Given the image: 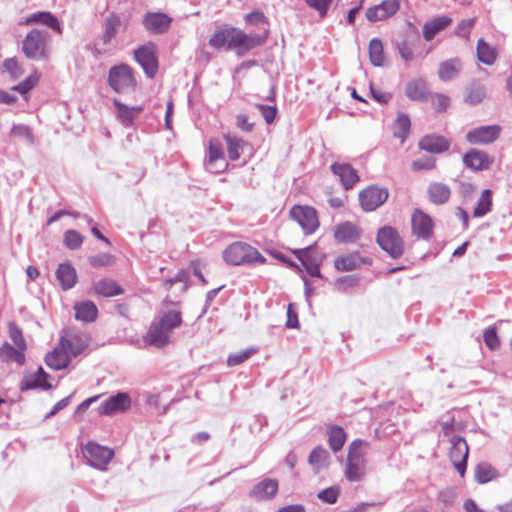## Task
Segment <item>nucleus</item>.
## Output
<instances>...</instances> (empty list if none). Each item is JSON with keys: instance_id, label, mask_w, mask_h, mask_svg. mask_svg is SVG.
<instances>
[{"instance_id": "obj_63", "label": "nucleus", "mask_w": 512, "mask_h": 512, "mask_svg": "<svg viewBox=\"0 0 512 512\" xmlns=\"http://www.w3.org/2000/svg\"><path fill=\"white\" fill-rule=\"evenodd\" d=\"M474 23L475 20L473 18L461 21L456 28V35L462 38H468Z\"/></svg>"}, {"instance_id": "obj_17", "label": "nucleus", "mask_w": 512, "mask_h": 512, "mask_svg": "<svg viewBox=\"0 0 512 512\" xmlns=\"http://www.w3.org/2000/svg\"><path fill=\"white\" fill-rule=\"evenodd\" d=\"M398 10V0H384L380 4L367 9L366 18L370 22L383 21L396 14Z\"/></svg>"}, {"instance_id": "obj_21", "label": "nucleus", "mask_w": 512, "mask_h": 512, "mask_svg": "<svg viewBox=\"0 0 512 512\" xmlns=\"http://www.w3.org/2000/svg\"><path fill=\"white\" fill-rule=\"evenodd\" d=\"M21 25H32V24H42L56 31L57 33H62V26L59 20L50 12L40 11L33 13L26 17L23 21L20 22Z\"/></svg>"}, {"instance_id": "obj_52", "label": "nucleus", "mask_w": 512, "mask_h": 512, "mask_svg": "<svg viewBox=\"0 0 512 512\" xmlns=\"http://www.w3.org/2000/svg\"><path fill=\"white\" fill-rule=\"evenodd\" d=\"M333 0H304L307 6L315 10L320 18L326 17Z\"/></svg>"}, {"instance_id": "obj_58", "label": "nucleus", "mask_w": 512, "mask_h": 512, "mask_svg": "<svg viewBox=\"0 0 512 512\" xmlns=\"http://www.w3.org/2000/svg\"><path fill=\"white\" fill-rule=\"evenodd\" d=\"M11 135L18 138H24L29 142H33V135L30 128L24 124L13 125Z\"/></svg>"}, {"instance_id": "obj_23", "label": "nucleus", "mask_w": 512, "mask_h": 512, "mask_svg": "<svg viewBox=\"0 0 512 512\" xmlns=\"http://www.w3.org/2000/svg\"><path fill=\"white\" fill-rule=\"evenodd\" d=\"M59 344L72 358L80 355L87 348L88 340L84 335L71 334L68 337H61Z\"/></svg>"}, {"instance_id": "obj_25", "label": "nucleus", "mask_w": 512, "mask_h": 512, "mask_svg": "<svg viewBox=\"0 0 512 512\" xmlns=\"http://www.w3.org/2000/svg\"><path fill=\"white\" fill-rule=\"evenodd\" d=\"M113 104L116 108L117 119L125 126H131L134 120L143 111L142 106L129 107L120 102L118 99H114Z\"/></svg>"}, {"instance_id": "obj_45", "label": "nucleus", "mask_w": 512, "mask_h": 512, "mask_svg": "<svg viewBox=\"0 0 512 512\" xmlns=\"http://www.w3.org/2000/svg\"><path fill=\"white\" fill-rule=\"evenodd\" d=\"M492 206V191L490 189L483 190L477 204L473 210V216L480 218L490 212Z\"/></svg>"}, {"instance_id": "obj_27", "label": "nucleus", "mask_w": 512, "mask_h": 512, "mask_svg": "<svg viewBox=\"0 0 512 512\" xmlns=\"http://www.w3.org/2000/svg\"><path fill=\"white\" fill-rule=\"evenodd\" d=\"M428 197L431 203L443 205L447 203L451 196V189L442 182H432L427 189Z\"/></svg>"}, {"instance_id": "obj_51", "label": "nucleus", "mask_w": 512, "mask_h": 512, "mask_svg": "<svg viewBox=\"0 0 512 512\" xmlns=\"http://www.w3.org/2000/svg\"><path fill=\"white\" fill-rule=\"evenodd\" d=\"M83 236L76 230H67L64 233L63 242L71 250H77L82 246Z\"/></svg>"}, {"instance_id": "obj_16", "label": "nucleus", "mask_w": 512, "mask_h": 512, "mask_svg": "<svg viewBox=\"0 0 512 512\" xmlns=\"http://www.w3.org/2000/svg\"><path fill=\"white\" fill-rule=\"evenodd\" d=\"M464 165L473 171L488 170L494 163V158L485 151L471 149L463 155Z\"/></svg>"}, {"instance_id": "obj_8", "label": "nucleus", "mask_w": 512, "mask_h": 512, "mask_svg": "<svg viewBox=\"0 0 512 512\" xmlns=\"http://www.w3.org/2000/svg\"><path fill=\"white\" fill-rule=\"evenodd\" d=\"M84 457L90 466L99 470H106L108 463L114 456V451L95 442H88L83 449Z\"/></svg>"}, {"instance_id": "obj_43", "label": "nucleus", "mask_w": 512, "mask_h": 512, "mask_svg": "<svg viewBox=\"0 0 512 512\" xmlns=\"http://www.w3.org/2000/svg\"><path fill=\"white\" fill-rule=\"evenodd\" d=\"M232 28L220 29L214 32V34L209 39V45L215 49H220L223 47H227L229 49V42L231 38L234 36L232 32Z\"/></svg>"}, {"instance_id": "obj_10", "label": "nucleus", "mask_w": 512, "mask_h": 512, "mask_svg": "<svg viewBox=\"0 0 512 512\" xmlns=\"http://www.w3.org/2000/svg\"><path fill=\"white\" fill-rule=\"evenodd\" d=\"M156 45L148 42L134 51V57L149 78H153L158 71V61L155 56Z\"/></svg>"}, {"instance_id": "obj_40", "label": "nucleus", "mask_w": 512, "mask_h": 512, "mask_svg": "<svg viewBox=\"0 0 512 512\" xmlns=\"http://www.w3.org/2000/svg\"><path fill=\"white\" fill-rule=\"evenodd\" d=\"M121 26V19L115 14H111L105 20V29L102 35L103 44H109L112 39L115 38L119 28Z\"/></svg>"}, {"instance_id": "obj_12", "label": "nucleus", "mask_w": 512, "mask_h": 512, "mask_svg": "<svg viewBox=\"0 0 512 512\" xmlns=\"http://www.w3.org/2000/svg\"><path fill=\"white\" fill-rule=\"evenodd\" d=\"M451 447L449 450V457L458 471L463 476L466 471V463L469 454V448L465 439L461 436H454L451 439Z\"/></svg>"}, {"instance_id": "obj_50", "label": "nucleus", "mask_w": 512, "mask_h": 512, "mask_svg": "<svg viewBox=\"0 0 512 512\" xmlns=\"http://www.w3.org/2000/svg\"><path fill=\"white\" fill-rule=\"evenodd\" d=\"M294 254L297 257V259L301 262L303 267L308 266L310 263H320L319 257L315 255V248L312 246L296 250Z\"/></svg>"}, {"instance_id": "obj_33", "label": "nucleus", "mask_w": 512, "mask_h": 512, "mask_svg": "<svg viewBox=\"0 0 512 512\" xmlns=\"http://www.w3.org/2000/svg\"><path fill=\"white\" fill-rule=\"evenodd\" d=\"M94 291L103 297H114L124 293L118 283L110 278H104L94 284Z\"/></svg>"}, {"instance_id": "obj_6", "label": "nucleus", "mask_w": 512, "mask_h": 512, "mask_svg": "<svg viewBox=\"0 0 512 512\" xmlns=\"http://www.w3.org/2000/svg\"><path fill=\"white\" fill-rule=\"evenodd\" d=\"M377 243L392 258H399L404 251V243L397 230L391 226L379 229Z\"/></svg>"}, {"instance_id": "obj_55", "label": "nucleus", "mask_w": 512, "mask_h": 512, "mask_svg": "<svg viewBox=\"0 0 512 512\" xmlns=\"http://www.w3.org/2000/svg\"><path fill=\"white\" fill-rule=\"evenodd\" d=\"M339 488L336 486H332L326 489H323L317 494V497L328 504H334L337 502V499L339 497Z\"/></svg>"}, {"instance_id": "obj_53", "label": "nucleus", "mask_w": 512, "mask_h": 512, "mask_svg": "<svg viewBox=\"0 0 512 512\" xmlns=\"http://www.w3.org/2000/svg\"><path fill=\"white\" fill-rule=\"evenodd\" d=\"M8 330L9 336L14 345L20 350H26V342L19 327L14 322H10L8 325Z\"/></svg>"}, {"instance_id": "obj_44", "label": "nucleus", "mask_w": 512, "mask_h": 512, "mask_svg": "<svg viewBox=\"0 0 512 512\" xmlns=\"http://www.w3.org/2000/svg\"><path fill=\"white\" fill-rule=\"evenodd\" d=\"M363 260L356 254L341 256L335 259V267L340 271H352L361 266Z\"/></svg>"}, {"instance_id": "obj_60", "label": "nucleus", "mask_w": 512, "mask_h": 512, "mask_svg": "<svg viewBox=\"0 0 512 512\" xmlns=\"http://www.w3.org/2000/svg\"><path fill=\"white\" fill-rule=\"evenodd\" d=\"M113 256L108 253H100L90 258V264L93 267L109 266L113 263Z\"/></svg>"}, {"instance_id": "obj_9", "label": "nucleus", "mask_w": 512, "mask_h": 512, "mask_svg": "<svg viewBox=\"0 0 512 512\" xmlns=\"http://www.w3.org/2000/svg\"><path fill=\"white\" fill-rule=\"evenodd\" d=\"M290 217L300 225L307 235L314 233L319 227L317 211L310 206H293L290 210Z\"/></svg>"}, {"instance_id": "obj_4", "label": "nucleus", "mask_w": 512, "mask_h": 512, "mask_svg": "<svg viewBox=\"0 0 512 512\" xmlns=\"http://www.w3.org/2000/svg\"><path fill=\"white\" fill-rule=\"evenodd\" d=\"M224 261L233 266L264 263L265 258L257 249L244 242H234L223 251Z\"/></svg>"}, {"instance_id": "obj_24", "label": "nucleus", "mask_w": 512, "mask_h": 512, "mask_svg": "<svg viewBox=\"0 0 512 512\" xmlns=\"http://www.w3.org/2000/svg\"><path fill=\"white\" fill-rule=\"evenodd\" d=\"M420 149L429 153H442L449 149L450 140L437 134H428L419 141Z\"/></svg>"}, {"instance_id": "obj_26", "label": "nucleus", "mask_w": 512, "mask_h": 512, "mask_svg": "<svg viewBox=\"0 0 512 512\" xmlns=\"http://www.w3.org/2000/svg\"><path fill=\"white\" fill-rule=\"evenodd\" d=\"M462 70V61L460 58H450L439 64L438 77L441 81L448 82L460 74Z\"/></svg>"}, {"instance_id": "obj_42", "label": "nucleus", "mask_w": 512, "mask_h": 512, "mask_svg": "<svg viewBox=\"0 0 512 512\" xmlns=\"http://www.w3.org/2000/svg\"><path fill=\"white\" fill-rule=\"evenodd\" d=\"M426 92V84L421 79L409 81L405 89L406 96L413 101L424 99Z\"/></svg>"}, {"instance_id": "obj_30", "label": "nucleus", "mask_w": 512, "mask_h": 512, "mask_svg": "<svg viewBox=\"0 0 512 512\" xmlns=\"http://www.w3.org/2000/svg\"><path fill=\"white\" fill-rule=\"evenodd\" d=\"M56 278L63 290H69L76 284L77 274L73 266L68 263H61L56 270Z\"/></svg>"}, {"instance_id": "obj_14", "label": "nucleus", "mask_w": 512, "mask_h": 512, "mask_svg": "<svg viewBox=\"0 0 512 512\" xmlns=\"http://www.w3.org/2000/svg\"><path fill=\"white\" fill-rule=\"evenodd\" d=\"M173 19L162 12H147L142 18L143 27L151 34H164L166 33Z\"/></svg>"}, {"instance_id": "obj_39", "label": "nucleus", "mask_w": 512, "mask_h": 512, "mask_svg": "<svg viewBox=\"0 0 512 512\" xmlns=\"http://www.w3.org/2000/svg\"><path fill=\"white\" fill-rule=\"evenodd\" d=\"M411 122L408 115L404 113L398 114L393 124V135L398 138L401 143L405 141L410 132Z\"/></svg>"}, {"instance_id": "obj_20", "label": "nucleus", "mask_w": 512, "mask_h": 512, "mask_svg": "<svg viewBox=\"0 0 512 512\" xmlns=\"http://www.w3.org/2000/svg\"><path fill=\"white\" fill-rule=\"evenodd\" d=\"M49 375L39 366L35 373L26 374L20 383V390L27 391L31 389L49 390L52 385L48 381Z\"/></svg>"}, {"instance_id": "obj_34", "label": "nucleus", "mask_w": 512, "mask_h": 512, "mask_svg": "<svg viewBox=\"0 0 512 512\" xmlns=\"http://www.w3.org/2000/svg\"><path fill=\"white\" fill-rule=\"evenodd\" d=\"M451 23L448 17H439L426 23L423 27V37L426 41H431L435 35L446 28Z\"/></svg>"}, {"instance_id": "obj_48", "label": "nucleus", "mask_w": 512, "mask_h": 512, "mask_svg": "<svg viewBox=\"0 0 512 512\" xmlns=\"http://www.w3.org/2000/svg\"><path fill=\"white\" fill-rule=\"evenodd\" d=\"M2 72L8 73L11 79L17 80L23 75L24 70L19 61L15 57H11L4 60Z\"/></svg>"}, {"instance_id": "obj_13", "label": "nucleus", "mask_w": 512, "mask_h": 512, "mask_svg": "<svg viewBox=\"0 0 512 512\" xmlns=\"http://www.w3.org/2000/svg\"><path fill=\"white\" fill-rule=\"evenodd\" d=\"M131 406V398L128 393L118 392L106 398L98 407L100 415H114L128 410Z\"/></svg>"}, {"instance_id": "obj_32", "label": "nucleus", "mask_w": 512, "mask_h": 512, "mask_svg": "<svg viewBox=\"0 0 512 512\" xmlns=\"http://www.w3.org/2000/svg\"><path fill=\"white\" fill-rule=\"evenodd\" d=\"M75 309V318L84 323H89L95 321L98 315V309L96 305L92 301H83L81 303H77L74 307Z\"/></svg>"}, {"instance_id": "obj_18", "label": "nucleus", "mask_w": 512, "mask_h": 512, "mask_svg": "<svg viewBox=\"0 0 512 512\" xmlns=\"http://www.w3.org/2000/svg\"><path fill=\"white\" fill-rule=\"evenodd\" d=\"M278 492V481L272 478H265L249 492V497L255 501H267L275 497Z\"/></svg>"}, {"instance_id": "obj_61", "label": "nucleus", "mask_w": 512, "mask_h": 512, "mask_svg": "<svg viewBox=\"0 0 512 512\" xmlns=\"http://www.w3.org/2000/svg\"><path fill=\"white\" fill-rule=\"evenodd\" d=\"M256 107L261 112L263 118L265 119L267 124L273 123L277 116V108L276 106H269L264 104H257Z\"/></svg>"}, {"instance_id": "obj_41", "label": "nucleus", "mask_w": 512, "mask_h": 512, "mask_svg": "<svg viewBox=\"0 0 512 512\" xmlns=\"http://www.w3.org/2000/svg\"><path fill=\"white\" fill-rule=\"evenodd\" d=\"M330 448L334 452L340 451L346 441V433L340 426H332L327 431Z\"/></svg>"}, {"instance_id": "obj_38", "label": "nucleus", "mask_w": 512, "mask_h": 512, "mask_svg": "<svg viewBox=\"0 0 512 512\" xmlns=\"http://www.w3.org/2000/svg\"><path fill=\"white\" fill-rule=\"evenodd\" d=\"M486 96V88L483 84L472 83L465 89L464 100L469 105H477L483 101Z\"/></svg>"}, {"instance_id": "obj_35", "label": "nucleus", "mask_w": 512, "mask_h": 512, "mask_svg": "<svg viewBox=\"0 0 512 512\" xmlns=\"http://www.w3.org/2000/svg\"><path fill=\"white\" fill-rule=\"evenodd\" d=\"M330 462L329 452L322 446H318L312 450L309 456V463L316 472L328 467Z\"/></svg>"}, {"instance_id": "obj_64", "label": "nucleus", "mask_w": 512, "mask_h": 512, "mask_svg": "<svg viewBox=\"0 0 512 512\" xmlns=\"http://www.w3.org/2000/svg\"><path fill=\"white\" fill-rule=\"evenodd\" d=\"M437 498L444 506L449 507L454 503L456 493L452 488H445L439 491Z\"/></svg>"}, {"instance_id": "obj_5", "label": "nucleus", "mask_w": 512, "mask_h": 512, "mask_svg": "<svg viewBox=\"0 0 512 512\" xmlns=\"http://www.w3.org/2000/svg\"><path fill=\"white\" fill-rule=\"evenodd\" d=\"M234 36L229 42V50H234L238 55H243L247 51L263 45L268 38V29L263 34H246L240 29L232 28Z\"/></svg>"}, {"instance_id": "obj_62", "label": "nucleus", "mask_w": 512, "mask_h": 512, "mask_svg": "<svg viewBox=\"0 0 512 512\" xmlns=\"http://www.w3.org/2000/svg\"><path fill=\"white\" fill-rule=\"evenodd\" d=\"M188 280V273L184 270H180L175 277L165 280L164 286L166 289H170L175 283H182V291L186 289V283Z\"/></svg>"}, {"instance_id": "obj_57", "label": "nucleus", "mask_w": 512, "mask_h": 512, "mask_svg": "<svg viewBox=\"0 0 512 512\" xmlns=\"http://www.w3.org/2000/svg\"><path fill=\"white\" fill-rule=\"evenodd\" d=\"M254 352V349H247L231 354L228 357L227 364L231 367L240 365L241 363L246 361Z\"/></svg>"}, {"instance_id": "obj_19", "label": "nucleus", "mask_w": 512, "mask_h": 512, "mask_svg": "<svg viewBox=\"0 0 512 512\" xmlns=\"http://www.w3.org/2000/svg\"><path fill=\"white\" fill-rule=\"evenodd\" d=\"M412 231L415 236L421 239H429L433 232V221L431 217L421 210L416 209L412 214Z\"/></svg>"}, {"instance_id": "obj_22", "label": "nucleus", "mask_w": 512, "mask_h": 512, "mask_svg": "<svg viewBox=\"0 0 512 512\" xmlns=\"http://www.w3.org/2000/svg\"><path fill=\"white\" fill-rule=\"evenodd\" d=\"M332 172L339 177L344 189L349 190L359 181L357 171L351 165L345 163H334L331 166Z\"/></svg>"}, {"instance_id": "obj_59", "label": "nucleus", "mask_w": 512, "mask_h": 512, "mask_svg": "<svg viewBox=\"0 0 512 512\" xmlns=\"http://www.w3.org/2000/svg\"><path fill=\"white\" fill-rule=\"evenodd\" d=\"M38 82V76H29L24 81L20 82L18 85L12 87L14 91H17L21 94H26L30 91Z\"/></svg>"}, {"instance_id": "obj_3", "label": "nucleus", "mask_w": 512, "mask_h": 512, "mask_svg": "<svg viewBox=\"0 0 512 512\" xmlns=\"http://www.w3.org/2000/svg\"><path fill=\"white\" fill-rule=\"evenodd\" d=\"M50 34L43 29L30 30L22 41L21 51L27 59L39 61L48 57Z\"/></svg>"}, {"instance_id": "obj_31", "label": "nucleus", "mask_w": 512, "mask_h": 512, "mask_svg": "<svg viewBox=\"0 0 512 512\" xmlns=\"http://www.w3.org/2000/svg\"><path fill=\"white\" fill-rule=\"evenodd\" d=\"M360 229L351 222L339 224L335 230L334 236L340 242H354L360 237Z\"/></svg>"}, {"instance_id": "obj_36", "label": "nucleus", "mask_w": 512, "mask_h": 512, "mask_svg": "<svg viewBox=\"0 0 512 512\" xmlns=\"http://www.w3.org/2000/svg\"><path fill=\"white\" fill-rule=\"evenodd\" d=\"M477 58L485 65H493L497 58L496 49L491 47L484 39H479L476 46Z\"/></svg>"}, {"instance_id": "obj_7", "label": "nucleus", "mask_w": 512, "mask_h": 512, "mask_svg": "<svg viewBox=\"0 0 512 512\" xmlns=\"http://www.w3.org/2000/svg\"><path fill=\"white\" fill-rule=\"evenodd\" d=\"M110 87L117 93H125L134 89L135 79L130 67L126 64L114 66L108 75Z\"/></svg>"}, {"instance_id": "obj_1", "label": "nucleus", "mask_w": 512, "mask_h": 512, "mask_svg": "<svg viewBox=\"0 0 512 512\" xmlns=\"http://www.w3.org/2000/svg\"><path fill=\"white\" fill-rule=\"evenodd\" d=\"M182 324V317L179 311L170 310L164 312L155 319L145 336V341L156 348H163L170 343L173 329Z\"/></svg>"}, {"instance_id": "obj_47", "label": "nucleus", "mask_w": 512, "mask_h": 512, "mask_svg": "<svg viewBox=\"0 0 512 512\" xmlns=\"http://www.w3.org/2000/svg\"><path fill=\"white\" fill-rule=\"evenodd\" d=\"M369 57L371 63L380 67L384 63L383 44L378 38H373L369 43Z\"/></svg>"}, {"instance_id": "obj_11", "label": "nucleus", "mask_w": 512, "mask_h": 512, "mask_svg": "<svg viewBox=\"0 0 512 512\" xmlns=\"http://www.w3.org/2000/svg\"><path fill=\"white\" fill-rule=\"evenodd\" d=\"M388 196L386 188L372 185L360 192L359 201L363 210L374 211L386 202Z\"/></svg>"}, {"instance_id": "obj_29", "label": "nucleus", "mask_w": 512, "mask_h": 512, "mask_svg": "<svg viewBox=\"0 0 512 512\" xmlns=\"http://www.w3.org/2000/svg\"><path fill=\"white\" fill-rule=\"evenodd\" d=\"M70 360L71 358L60 344L45 357L46 365L54 370L66 368L69 365Z\"/></svg>"}, {"instance_id": "obj_28", "label": "nucleus", "mask_w": 512, "mask_h": 512, "mask_svg": "<svg viewBox=\"0 0 512 512\" xmlns=\"http://www.w3.org/2000/svg\"><path fill=\"white\" fill-rule=\"evenodd\" d=\"M226 167L223 159L221 145L214 140L210 141L209 145V159L206 164L207 170L210 172H220Z\"/></svg>"}, {"instance_id": "obj_15", "label": "nucleus", "mask_w": 512, "mask_h": 512, "mask_svg": "<svg viewBox=\"0 0 512 512\" xmlns=\"http://www.w3.org/2000/svg\"><path fill=\"white\" fill-rule=\"evenodd\" d=\"M500 132L499 125L480 126L470 130L466 139L470 144L487 145L493 143L499 137Z\"/></svg>"}, {"instance_id": "obj_49", "label": "nucleus", "mask_w": 512, "mask_h": 512, "mask_svg": "<svg viewBox=\"0 0 512 512\" xmlns=\"http://www.w3.org/2000/svg\"><path fill=\"white\" fill-rule=\"evenodd\" d=\"M225 140L227 143V150L229 158L233 161L238 160L240 157V149L243 148L245 142L236 136L226 135Z\"/></svg>"}, {"instance_id": "obj_46", "label": "nucleus", "mask_w": 512, "mask_h": 512, "mask_svg": "<svg viewBox=\"0 0 512 512\" xmlns=\"http://www.w3.org/2000/svg\"><path fill=\"white\" fill-rule=\"evenodd\" d=\"M497 476L496 470L487 462L479 463L475 468V479L480 484H485Z\"/></svg>"}, {"instance_id": "obj_2", "label": "nucleus", "mask_w": 512, "mask_h": 512, "mask_svg": "<svg viewBox=\"0 0 512 512\" xmlns=\"http://www.w3.org/2000/svg\"><path fill=\"white\" fill-rule=\"evenodd\" d=\"M369 443L362 439H355L348 447L345 477L351 482L361 481L366 474V449Z\"/></svg>"}, {"instance_id": "obj_56", "label": "nucleus", "mask_w": 512, "mask_h": 512, "mask_svg": "<svg viewBox=\"0 0 512 512\" xmlns=\"http://www.w3.org/2000/svg\"><path fill=\"white\" fill-rule=\"evenodd\" d=\"M432 106L437 113L446 111L450 104V98L444 94H434L431 98Z\"/></svg>"}, {"instance_id": "obj_37", "label": "nucleus", "mask_w": 512, "mask_h": 512, "mask_svg": "<svg viewBox=\"0 0 512 512\" xmlns=\"http://www.w3.org/2000/svg\"><path fill=\"white\" fill-rule=\"evenodd\" d=\"M24 351L5 342L0 347V360L4 362L15 361L19 365H23L25 363Z\"/></svg>"}, {"instance_id": "obj_54", "label": "nucleus", "mask_w": 512, "mask_h": 512, "mask_svg": "<svg viewBox=\"0 0 512 512\" xmlns=\"http://www.w3.org/2000/svg\"><path fill=\"white\" fill-rule=\"evenodd\" d=\"M483 340L486 346L494 351L500 347V341L495 327H488L483 332Z\"/></svg>"}]
</instances>
